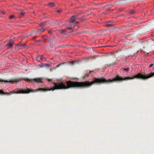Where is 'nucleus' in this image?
Instances as JSON below:
<instances>
[{
    "instance_id": "1",
    "label": "nucleus",
    "mask_w": 154,
    "mask_h": 154,
    "mask_svg": "<svg viewBox=\"0 0 154 154\" xmlns=\"http://www.w3.org/2000/svg\"><path fill=\"white\" fill-rule=\"evenodd\" d=\"M67 86L65 84L61 82H54L53 83V87L50 89H46L39 88L34 90L32 89L27 88L26 89H20L17 90L15 89L10 92V94H28L31 92H35L38 91H53L55 90L61 89H67L70 88H74V82L68 81L66 82Z\"/></svg>"
},
{
    "instance_id": "2",
    "label": "nucleus",
    "mask_w": 154,
    "mask_h": 154,
    "mask_svg": "<svg viewBox=\"0 0 154 154\" xmlns=\"http://www.w3.org/2000/svg\"><path fill=\"white\" fill-rule=\"evenodd\" d=\"M153 76H154V72L144 75L139 73L134 76V79L137 78L144 80L150 78Z\"/></svg>"
},
{
    "instance_id": "3",
    "label": "nucleus",
    "mask_w": 154,
    "mask_h": 154,
    "mask_svg": "<svg viewBox=\"0 0 154 154\" xmlns=\"http://www.w3.org/2000/svg\"><path fill=\"white\" fill-rule=\"evenodd\" d=\"M24 80L26 82L29 81L31 82H42L41 79L39 78H35L33 79L26 78L24 79Z\"/></svg>"
},
{
    "instance_id": "4",
    "label": "nucleus",
    "mask_w": 154,
    "mask_h": 154,
    "mask_svg": "<svg viewBox=\"0 0 154 154\" xmlns=\"http://www.w3.org/2000/svg\"><path fill=\"white\" fill-rule=\"evenodd\" d=\"M71 29V28H69L68 27H67L66 29H60L59 30V32L61 34L65 35L67 33V30L68 29Z\"/></svg>"
},
{
    "instance_id": "5",
    "label": "nucleus",
    "mask_w": 154,
    "mask_h": 154,
    "mask_svg": "<svg viewBox=\"0 0 154 154\" xmlns=\"http://www.w3.org/2000/svg\"><path fill=\"white\" fill-rule=\"evenodd\" d=\"M18 82V80L17 79H14L13 80L7 81V80H5L3 79H0V82H10L11 83H13L14 82Z\"/></svg>"
},
{
    "instance_id": "6",
    "label": "nucleus",
    "mask_w": 154,
    "mask_h": 154,
    "mask_svg": "<svg viewBox=\"0 0 154 154\" xmlns=\"http://www.w3.org/2000/svg\"><path fill=\"white\" fill-rule=\"evenodd\" d=\"M14 43L13 42H10L8 43L6 45V47H7L8 48H11L13 46Z\"/></svg>"
},
{
    "instance_id": "7",
    "label": "nucleus",
    "mask_w": 154,
    "mask_h": 154,
    "mask_svg": "<svg viewBox=\"0 0 154 154\" xmlns=\"http://www.w3.org/2000/svg\"><path fill=\"white\" fill-rule=\"evenodd\" d=\"M75 16H73L69 19L70 22L71 23H73L75 21Z\"/></svg>"
},
{
    "instance_id": "8",
    "label": "nucleus",
    "mask_w": 154,
    "mask_h": 154,
    "mask_svg": "<svg viewBox=\"0 0 154 154\" xmlns=\"http://www.w3.org/2000/svg\"><path fill=\"white\" fill-rule=\"evenodd\" d=\"M38 56L39 57V58H40V59L42 61H44L46 60V59L44 57H43L42 55L40 56L38 55Z\"/></svg>"
},
{
    "instance_id": "9",
    "label": "nucleus",
    "mask_w": 154,
    "mask_h": 154,
    "mask_svg": "<svg viewBox=\"0 0 154 154\" xmlns=\"http://www.w3.org/2000/svg\"><path fill=\"white\" fill-rule=\"evenodd\" d=\"M26 45V44L25 43L23 44H22L21 45H20V44H17V45H16V46H17V45L18 46H20V48H19V49L20 48H23L25 47V46Z\"/></svg>"
},
{
    "instance_id": "10",
    "label": "nucleus",
    "mask_w": 154,
    "mask_h": 154,
    "mask_svg": "<svg viewBox=\"0 0 154 154\" xmlns=\"http://www.w3.org/2000/svg\"><path fill=\"white\" fill-rule=\"evenodd\" d=\"M75 26V25L73 24V23H71L70 22L69 24V27H68L69 28H71V29L72 28L74 27Z\"/></svg>"
},
{
    "instance_id": "11",
    "label": "nucleus",
    "mask_w": 154,
    "mask_h": 154,
    "mask_svg": "<svg viewBox=\"0 0 154 154\" xmlns=\"http://www.w3.org/2000/svg\"><path fill=\"white\" fill-rule=\"evenodd\" d=\"M0 94H8V95L11 94L10 93V92L9 93H5L4 91H2L1 90H0Z\"/></svg>"
},
{
    "instance_id": "12",
    "label": "nucleus",
    "mask_w": 154,
    "mask_h": 154,
    "mask_svg": "<svg viewBox=\"0 0 154 154\" xmlns=\"http://www.w3.org/2000/svg\"><path fill=\"white\" fill-rule=\"evenodd\" d=\"M111 22V21H108L107 23L106 24V26L107 27H111L112 26V24H108L109 23Z\"/></svg>"
},
{
    "instance_id": "13",
    "label": "nucleus",
    "mask_w": 154,
    "mask_h": 154,
    "mask_svg": "<svg viewBox=\"0 0 154 154\" xmlns=\"http://www.w3.org/2000/svg\"><path fill=\"white\" fill-rule=\"evenodd\" d=\"M45 30V29L44 28H42L40 30H39V32L41 33H42V32H44Z\"/></svg>"
},
{
    "instance_id": "14",
    "label": "nucleus",
    "mask_w": 154,
    "mask_h": 154,
    "mask_svg": "<svg viewBox=\"0 0 154 154\" xmlns=\"http://www.w3.org/2000/svg\"><path fill=\"white\" fill-rule=\"evenodd\" d=\"M122 69L123 71H125L126 72H128V71L129 70L128 68H122Z\"/></svg>"
},
{
    "instance_id": "15",
    "label": "nucleus",
    "mask_w": 154,
    "mask_h": 154,
    "mask_svg": "<svg viewBox=\"0 0 154 154\" xmlns=\"http://www.w3.org/2000/svg\"><path fill=\"white\" fill-rule=\"evenodd\" d=\"M54 5V3H50L48 4V6L49 7H52Z\"/></svg>"
},
{
    "instance_id": "16",
    "label": "nucleus",
    "mask_w": 154,
    "mask_h": 154,
    "mask_svg": "<svg viewBox=\"0 0 154 154\" xmlns=\"http://www.w3.org/2000/svg\"><path fill=\"white\" fill-rule=\"evenodd\" d=\"M46 23V22H42L40 23L39 25L41 26H43Z\"/></svg>"
},
{
    "instance_id": "17",
    "label": "nucleus",
    "mask_w": 154,
    "mask_h": 154,
    "mask_svg": "<svg viewBox=\"0 0 154 154\" xmlns=\"http://www.w3.org/2000/svg\"><path fill=\"white\" fill-rule=\"evenodd\" d=\"M9 18L11 20L13 19L14 18V16L13 15H11L9 17Z\"/></svg>"
},
{
    "instance_id": "18",
    "label": "nucleus",
    "mask_w": 154,
    "mask_h": 154,
    "mask_svg": "<svg viewBox=\"0 0 154 154\" xmlns=\"http://www.w3.org/2000/svg\"><path fill=\"white\" fill-rule=\"evenodd\" d=\"M72 65L74 64L75 63L76 61H71L69 62Z\"/></svg>"
},
{
    "instance_id": "19",
    "label": "nucleus",
    "mask_w": 154,
    "mask_h": 154,
    "mask_svg": "<svg viewBox=\"0 0 154 154\" xmlns=\"http://www.w3.org/2000/svg\"><path fill=\"white\" fill-rule=\"evenodd\" d=\"M130 13L131 14H134L135 13V11L134 10H131L130 11Z\"/></svg>"
},
{
    "instance_id": "20",
    "label": "nucleus",
    "mask_w": 154,
    "mask_h": 154,
    "mask_svg": "<svg viewBox=\"0 0 154 154\" xmlns=\"http://www.w3.org/2000/svg\"><path fill=\"white\" fill-rule=\"evenodd\" d=\"M25 13L24 12H21L20 13V17H21L24 15Z\"/></svg>"
},
{
    "instance_id": "21",
    "label": "nucleus",
    "mask_w": 154,
    "mask_h": 154,
    "mask_svg": "<svg viewBox=\"0 0 154 154\" xmlns=\"http://www.w3.org/2000/svg\"><path fill=\"white\" fill-rule=\"evenodd\" d=\"M38 58H39V57H38V56H37V57H36V60L37 61H38V62H40V61L38 60Z\"/></svg>"
},
{
    "instance_id": "22",
    "label": "nucleus",
    "mask_w": 154,
    "mask_h": 154,
    "mask_svg": "<svg viewBox=\"0 0 154 154\" xmlns=\"http://www.w3.org/2000/svg\"><path fill=\"white\" fill-rule=\"evenodd\" d=\"M37 36H34V37H32V39H33V40H34V39H36V38H37Z\"/></svg>"
},
{
    "instance_id": "23",
    "label": "nucleus",
    "mask_w": 154,
    "mask_h": 154,
    "mask_svg": "<svg viewBox=\"0 0 154 154\" xmlns=\"http://www.w3.org/2000/svg\"><path fill=\"white\" fill-rule=\"evenodd\" d=\"M153 64H150L149 65V68H151V67L152 66H153Z\"/></svg>"
},
{
    "instance_id": "24",
    "label": "nucleus",
    "mask_w": 154,
    "mask_h": 154,
    "mask_svg": "<svg viewBox=\"0 0 154 154\" xmlns=\"http://www.w3.org/2000/svg\"><path fill=\"white\" fill-rule=\"evenodd\" d=\"M106 31L107 32H108L109 33H110V31L109 30H106Z\"/></svg>"
},
{
    "instance_id": "25",
    "label": "nucleus",
    "mask_w": 154,
    "mask_h": 154,
    "mask_svg": "<svg viewBox=\"0 0 154 154\" xmlns=\"http://www.w3.org/2000/svg\"><path fill=\"white\" fill-rule=\"evenodd\" d=\"M48 33H49V34H51L52 33V31H48Z\"/></svg>"
},
{
    "instance_id": "26",
    "label": "nucleus",
    "mask_w": 154,
    "mask_h": 154,
    "mask_svg": "<svg viewBox=\"0 0 154 154\" xmlns=\"http://www.w3.org/2000/svg\"><path fill=\"white\" fill-rule=\"evenodd\" d=\"M61 11L60 10H59L57 11V12L58 13H60L61 12Z\"/></svg>"
},
{
    "instance_id": "27",
    "label": "nucleus",
    "mask_w": 154,
    "mask_h": 154,
    "mask_svg": "<svg viewBox=\"0 0 154 154\" xmlns=\"http://www.w3.org/2000/svg\"><path fill=\"white\" fill-rule=\"evenodd\" d=\"M47 80H48L49 81H51V80H52V79H47Z\"/></svg>"
},
{
    "instance_id": "28",
    "label": "nucleus",
    "mask_w": 154,
    "mask_h": 154,
    "mask_svg": "<svg viewBox=\"0 0 154 154\" xmlns=\"http://www.w3.org/2000/svg\"><path fill=\"white\" fill-rule=\"evenodd\" d=\"M43 67V66H42V65H41L40 66V67Z\"/></svg>"
},
{
    "instance_id": "29",
    "label": "nucleus",
    "mask_w": 154,
    "mask_h": 154,
    "mask_svg": "<svg viewBox=\"0 0 154 154\" xmlns=\"http://www.w3.org/2000/svg\"><path fill=\"white\" fill-rule=\"evenodd\" d=\"M41 65H42L43 64L42 63H41Z\"/></svg>"
},
{
    "instance_id": "30",
    "label": "nucleus",
    "mask_w": 154,
    "mask_h": 154,
    "mask_svg": "<svg viewBox=\"0 0 154 154\" xmlns=\"http://www.w3.org/2000/svg\"><path fill=\"white\" fill-rule=\"evenodd\" d=\"M5 12H3V14H5Z\"/></svg>"
}]
</instances>
